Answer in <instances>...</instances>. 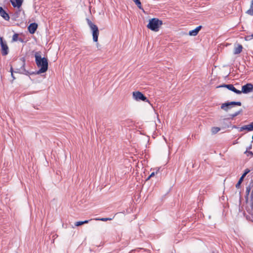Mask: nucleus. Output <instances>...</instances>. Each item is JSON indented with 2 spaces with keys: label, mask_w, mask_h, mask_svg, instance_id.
Here are the masks:
<instances>
[{
  "label": "nucleus",
  "mask_w": 253,
  "mask_h": 253,
  "mask_svg": "<svg viewBox=\"0 0 253 253\" xmlns=\"http://www.w3.org/2000/svg\"><path fill=\"white\" fill-rule=\"evenodd\" d=\"M35 57L36 64L40 68L37 74H39L45 72L48 69L47 59L45 57L42 58L40 52H36L35 54Z\"/></svg>",
  "instance_id": "1"
},
{
  "label": "nucleus",
  "mask_w": 253,
  "mask_h": 253,
  "mask_svg": "<svg viewBox=\"0 0 253 253\" xmlns=\"http://www.w3.org/2000/svg\"><path fill=\"white\" fill-rule=\"evenodd\" d=\"M163 22L162 20L154 18L149 20L147 27L153 31L158 32Z\"/></svg>",
  "instance_id": "2"
},
{
  "label": "nucleus",
  "mask_w": 253,
  "mask_h": 253,
  "mask_svg": "<svg viewBox=\"0 0 253 253\" xmlns=\"http://www.w3.org/2000/svg\"><path fill=\"white\" fill-rule=\"evenodd\" d=\"M87 24L92 31L93 41L94 42L98 41V37L99 36V30L97 26L94 24L89 19H87Z\"/></svg>",
  "instance_id": "3"
},
{
  "label": "nucleus",
  "mask_w": 253,
  "mask_h": 253,
  "mask_svg": "<svg viewBox=\"0 0 253 253\" xmlns=\"http://www.w3.org/2000/svg\"><path fill=\"white\" fill-rule=\"evenodd\" d=\"M241 105L242 103L241 102H227L222 104L221 106V109L226 112H227L229 109H230L232 107L233 105H237L240 106H241Z\"/></svg>",
  "instance_id": "4"
},
{
  "label": "nucleus",
  "mask_w": 253,
  "mask_h": 253,
  "mask_svg": "<svg viewBox=\"0 0 253 253\" xmlns=\"http://www.w3.org/2000/svg\"><path fill=\"white\" fill-rule=\"evenodd\" d=\"M133 98L136 100H142L145 102H149L148 99L140 91H135L133 92Z\"/></svg>",
  "instance_id": "5"
},
{
  "label": "nucleus",
  "mask_w": 253,
  "mask_h": 253,
  "mask_svg": "<svg viewBox=\"0 0 253 253\" xmlns=\"http://www.w3.org/2000/svg\"><path fill=\"white\" fill-rule=\"evenodd\" d=\"M220 87H226L227 89H228L232 91L233 92H235V93L237 94H240L242 93V91H240V90L237 89L233 84H223L222 85H219L217 86V88H220Z\"/></svg>",
  "instance_id": "6"
},
{
  "label": "nucleus",
  "mask_w": 253,
  "mask_h": 253,
  "mask_svg": "<svg viewBox=\"0 0 253 253\" xmlns=\"http://www.w3.org/2000/svg\"><path fill=\"white\" fill-rule=\"evenodd\" d=\"M253 91V84L251 83H248L242 86V93L247 94Z\"/></svg>",
  "instance_id": "7"
},
{
  "label": "nucleus",
  "mask_w": 253,
  "mask_h": 253,
  "mask_svg": "<svg viewBox=\"0 0 253 253\" xmlns=\"http://www.w3.org/2000/svg\"><path fill=\"white\" fill-rule=\"evenodd\" d=\"M21 65H22V66H21V68L19 69H17V72L20 73L21 74H25V75H26L32 74V73H30L28 71H27L25 69V63L24 59H23L21 61Z\"/></svg>",
  "instance_id": "8"
},
{
  "label": "nucleus",
  "mask_w": 253,
  "mask_h": 253,
  "mask_svg": "<svg viewBox=\"0 0 253 253\" xmlns=\"http://www.w3.org/2000/svg\"><path fill=\"white\" fill-rule=\"evenodd\" d=\"M244 130H246L248 131H251L253 130V122L248 125L244 126L241 127L239 129V131L241 132Z\"/></svg>",
  "instance_id": "9"
},
{
  "label": "nucleus",
  "mask_w": 253,
  "mask_h": 253,
  "mask_svg": "<svg viewBox=\"0 0 253 253\" xmlns=\"http://www.w3.org/2000/svg\"><path fill=\"white\" fill-rule=\"evenodd\" d=\"M10 1L14 7H17L18 8L21 6L23 2V0H10Z\"/></svg>",
  "instance_id": "10"
},
{
  "label": "nucleus",
  "mask_w": 253,
  "mask_h": 253,
  "mask_svg": "<svg viewBox=\"0 0 253 253\" xmlns=\"http://www.w3.org/2000/svg\"><path fill=\"white\" fill-rule=\"evenodd\" d=\"M1 54L3 56H5L8 53L9 49L8 47L6 44V42L4 43V44H1Z\"/></svg>",
  "instance_id": "11"
},
{
  "label": "nucleus",
  "mask_w": 253,
  "mask_h": 253,
  "mask_svg": "<svg viewBox=\"0 0 253 253\" xmlns=\"http://www.w3.org/2000/svg\"><path fill=\"white\" fill-rule=\"evenodd\" d=\"M0 15L5 20L8 21L9 20V15L2 7H0Z\"/></svg>",
  "instance_id": "12"
},
{
  "label": "nucleus",
  "mask_w": 253,
  "mask_h": 253,
  "mask_svg": "<svg viewBox=\"0 0 253 253\" xmlns=\"http://www.w3.org/2000/svg\"><path fill=\"white\" fill-rule=\"evenodd\" d=\"M38 28V24L36 23H33L30 24V25L28 27V30L29 32L31 34H34L35 33L36 30Z\"/></svg>",
  "instance_id": "13"
},
{
  "label": "nucleus",
  "mask_w": 253,
  "mask_h": 253,
  "mask_svg": "<svg viewBox=\"0 0 253 253\" xmlns=\"http://www.w3.org/2000/svg\"><path fill=\"white\" fill-rule=\"evenodd\" d=\"M242 45L241 44H238L235 46L233 53L234 54H238L242 52Z\"/></svg>",
  "instance_id": "14"
},
{
  "label": "nucleus",
  "mask_w": 253,
  "mask_h": 253,
  "mask_svg": "<svg viewBox=\"0 0 253 253\" xmlns=\"http://www.w3.org/2000/svg\"><path fill=\"white\" fill-rule=\"evenodd\" d=\"M202 26H199L195 28L194 30L189 31V35L192 36H196L199 33V31L201 29Z\"/></svg>",
  "instance_id": "15"
},
{
  "label": "nucleus",
  "mask_w": 253,
  "mask_h": 253,
  "mask_svg": "<svg viewBox=\"0 0 253 253\" xmlns=\"http://www.w3.org/2000/svg\"><path fill=\"white\" fill-rule=\"evenodd\" d=\"M246 13L250 15H253V0L251 1L250 8L247 11Z\"/></svg>",
  "instance_id": "16"
},
{
  "label": "nucleus",
  "mask_w": 253,
  "mask_h": 253,
  "mask_svg": "<svg viewBox=\"0 0 253 253\" xmlns=\"http://www.w3.org/2000/svg\"><path fill=\"white\" fill-rule=\"evenodd\" d=\"M19 41L21 42H23V40L21 38L18 39V34H14L12 36V41L13 42H16L17 41Z\"/></svg>",
  "instance_id": "17"
},
{
  "label": "nucleus",
  "mask_w": 253,
  "mask_h": 253,
  "mask_svg": "<svg viewBox=\"0 0 253 253\" xmlns=\"http://www.w3.org/2000/svg\"><path fill=\"white\" fill-rule=\"evenodd\" d=\"M242 112V110L241 109L239 111L236 112L235 113H234L233 114H230V115H229L230 118L232 119V118L235 117L236 116H238V115H239Z\"/></svg>",
  "instance_id": "18"
},
{
  "label": "nucleus",
  "mask_w": 253,
  "mask_h": 253,
  "mask_svg": "<svg viewBox=\"0 0 253 253\" xmlns=\"http://www.w3.org/2000/svg\"><path fill=\"white\" fill-rule=\"evenodd\" d=\"M220 130L218 127H213L211 128V132L213 134H215Z\"/></svg>",
  "instance_id": "19"
},
{
  "label": "nucleus",
  "mask_w": 253,
  "mask_h": 253,
  "mask_svg": "<svg viewBox=\"0 0 253 253\" xmlns=\"http://www.w3.org/2000/svg\"><path fill=\"white\" fill-rule=\"evenodd\" d=\"M113 218H95L94 219L96 220H100L102 221H106L108 220H112Z\"/></svg>",
  "instance_id": "20"
},
{
  "label": "nucleus",
  "mask_w": 253,
  "mask_h": 253,
  "mask_svg": "<svg viewBox=\"0 0 253 253\" xmlns=\"http://www.w3.org/2000/svg\"><path fill=\"white\" fill-rule=\"evenodd\" d=\"M252 184V185H253V182H252V181L250 183V185H249L248 186H247V187H246V193H247L248 195V194H249V193H250V191H251V185Z\"/></svg>",
  "instance_id": "21"
},
{
  "label": "nucleus",
  "mask_w": 253,
  "mask_h": 253,
  "mask_svg": "<svg viewBox=\"0 0 253 253\" xmlns=\"http://www.w3.org/2000/svg\"><path fill=\"white\" fill-rule=\"evenodd\" d=\"M243 181V178H240L238 182L236 184V187L237 188H239L240 187V185H241V183Z\"/></svg>",
  "instance_id": "22"
},
{
  "label": "nucleus",
  "mask_w": 253,
  "mask_h": 253,
  "mask_svg": "<svg viewBox=\"0 0 253 253\" xmlns=\"http://www.w3.org/2000/svg\"><path fill=\"white\" fill-rule=\"evenodd\" d=\"M245 153L247 154L248 156H253V153L252 151H248V150H246V151Z\"/></svg>",
  "instance_id": "23"
},
{
  "label": "nucleus",
  "mask_w": 253,
  "mask_h": 253,
  "mask_svg": "<svg viewBox=\"0 0 253 253\" xmlns=\"http://www.w3.org/2000/svg\"><path fill=\"white\" fill-rule=\"evenodd\" d=\"M253 38V34H252L251 35H249L246 37V40H250Z\"/></svg>",
  "instance_id": "24"
},
{
  "label": "nucleus",
  "mask_w": 253,
  "mask_h": 253,
  "mask_svg": "<svg viewBox=\"0 0 253 253\" xmlns=\"http://www.w3.org/2000/svg\"><path fill=\"white\" fill-rule=\"evenodd\" d=\"M83 221H78V222H76L75 223V225H76V226H79L82 225H83Z\"/></svg>",
  "instance_id": "25"
},
{
  "label": "nucleus",
  "mask_w": 253,
  "mask_h": 253,
  "mask_svg": "<svg viewBox=\"0 0 253 253\" xmlns=\"http://www.w3.org/2000/svg\"><path fill=\"white\" fill-rule=\"evenodd\" d=\"M10 72H11V76H12V77L13 78V80H14L15 79V78L13 76V69H12V67L10 68Z\"/></svg>",
  "instance_id": "26"
},
{
  "label": "nucleus",
  "mask_w": 253,
  "mask_h": 253,
  "mask_svg": "<svg viewBox=\"0 0 253 253\" xmlns=\"http://www.w3.org/2000/svg\"><path fill=\"white\" fill-rule=\"evenodd\" d=\"M155 172H153L151 173V174L149 175V176L147 178V180H148L150 178V177H153V176L155 175Z\"/></svg>",
  "instance_id": "27"
},
{
  "label": "nucleus",
  "mask_w": 253,
  "mask_h": 253,
  "mask_svg": "<svg viewBox=\"0 0 253 253\" xmlns=\"http://www.w3.org/2000/svg\"><path fill=\"white\" fill-rule=\"evenodd\" d=\"M5 42H5L3 41L2 38L0 37V45L1 44H4Z\"/></svg>",
  "instance_id": "28"
},
{
  "label": "nucleus",
  "mask_w": 253,
  "mask_h": 253,
  "mask_svg": "<svg viewBox=\"0 0 253 253\" xmlns=\"http://www.w3.org/2000/svg\"><path fill=\"white\" fill-rule=\"evenodd\" d=\"M250 170L248 169H247L245 170L244 173L247 174L248 173L250 172Z\"/></svg>",
  "instance_id": "29"
},
{
  "label": "nucleus",
  "mask_w": 253,
  "mask_h": 253,
  "mask_svg": "<svg viewBox=\"0 0 253 253\" xmlns=\"http://www.w3.org/2000/svg\"><path fill=\"white\" fill-rule=\"evenodd\" d=\"M92 219H90V220H84V221H83V224H85V223H88L89 222V221L91 220Z\"/></svg>",
  "instance_id": "30"
},
{
  "label": "nucleus",
  "mask_w": 253,
  "mask_h": 253,
  "mask_svg": "<svg viewBox=\"0 0 253 253\" xmlns=\"http://www.w3.org/2000/svg\"><path fill=\"white\" fill-rule=\"evenodd\" d=\"M246 175L247 174L244 173L240 178H243V179H244V177L246 176Z\"/></svg>",
  "instance_id": "31"
},
{
  "label": "nucleus",
  "mask_w": 253,
  "mask_h": 253,
  "mask_svg": "<svg viewBox=\"0 0 253 253\" xmlns=\"http://www.w3.org/2000/svg\"><path fill=\"white\" fill-rule=\"evenodd\" d=\"M252 145H250V147H249V149H251L252 148Z\"/></svg>",
  "instance_id": "32"
},
{
  "label": "nucleus",
  "mask_w": 253,
  "mask_h": 253,
  "mask_svg": "<svg viewBox=\"0 0 253 253\" xmlns=\"http://www.w3.org/2000/svg\"><path fill=\"white\" fill-rule=\"evenodd\" d=\"M212 253H215V252H213Z\"/></svg>",
  "instance_id": "33"
}]
</instances>
